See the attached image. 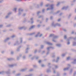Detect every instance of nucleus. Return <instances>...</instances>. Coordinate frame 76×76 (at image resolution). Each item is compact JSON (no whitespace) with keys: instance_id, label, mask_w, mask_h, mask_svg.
I'll list each match as a JSON object with an SVG mask.
<instances>
[{"instance_id":"4468645a","label":"nucleus","mask_w":76,"mask_h":76,"mask_svg":"<svg viewBox=\"0 0 76 76\" xmlns=\"http://www.w3.org/2000/svg\"><path fill=\"white\" fill-rule=\"evenodd\" d=\"M48 48V49H49V48Z\"/></svg>"},{"instance_id":"bb28decb","label":"nucleus","mask_w":76,"mask_h":76,"mask_svg":"<svg viewBox=\"0 0 76 76\" xmlns=\"http://www.w3.org/2000/svg\"><path fill=\"white\" fill-rule=\"evenodd\" d=\"M38 13H39V12H38Z\"/></svg>"},{"instance_id":"423d86ee","label":"nucleus","mask_w":76,"mask_h":76,"mask_svg":"<svg viewBox=\"0 0 76 76\" xmlns=\"http://www.w3.org/2000/svg\"><path fill=\"white\" fill-rule=\"evenodd\" d=\"M14 10L15 12H16V8H15Z\"/></svg>"},{"instance_id":"b1692460","label":"nucleus","mask_w":76,"mask_h":76,"mask_svg":"<svg viewBox=\"0 0 76 76\" xmlns=\"http://www.w3.org/2000/svg\"><path fill=\"white\" fill-rule=\"evenodd\" d=\"M32 19H33L32 18L31 19V20H32Z\"/></svg>"},{"instance_id":"dca6fc26","label":"nucleus","mask_w":76,"mask_h":76,"mask_svg":"<svg viewBox=\"0 0 76 76\" xmlns=\"http://www.w3.org/2000/svg\"><path fill=\"white\" fill-rule=\"evenodd\" d=\"M47 10H49V8H48Z\"/></svg>"},{"instance_id":"f257e3e1","label":"nucleus","mask_w":76,"mask_h":76,"mask_svg":"<svg viewBox=\"0 0 76 76\" xmlns=\"http://www.w3.org/2000/svg\"><path fill=\"white\" fill-rule=\"evenodd\" d=\"M34 27H35V26H31V28H34Z\"/></svg>"},{"instance_id":"9b49d317","label":"nucleus","mask_w":76,"mask_h":76,"mask_svg":"<svg viewBox=\"0 0 76 76\" xmlns=\"http://www.w3.org/2000/svg\"><path fill=\"white\" fill-rule=\"evenodd\" d=\"M42 34H41L40 36V37H41V36H42Z\"/></svg>"},{"instance_id":"f8f14e48","label":"nucleus","mask_w":76,"mask_h":76,"mask_svg":"<svg viewBox=\"0 0 76 76\" xmlns=\"http://www.w3.org/2000/svg\"><path fill=\"white\" fill-rule=\"evenodd\" d=\"M36 37H38V35H37L36 36H35Z\"/></svg>"},{"instance_id":"9d476101","label":"nucleus","mask_w":76,"mask_h":76,"mask_svg":"<svg viewBox=\"0 0 76 76\" xmlns=\"http://www.w3.org/2000/svg\"><path fill=\"white\" fill-rule=\"evenodd\" d=\"M60 19H59L58 20V21H60Z\"/></svg>"},{"instance_id":"ddd939ff","label":"nucleus","mask_w":76,"mask_h":76,"mask_svg":"<svg viewBox=\"0 0 76 76\" xmlns=\"http://www.w3.org/2000/svg\"><path fill=\"white\" fill-rule=\"evenodd\" d=\"M70 44V42H68V44Z\"/></svg>"},{"instance_id":"5701e85b","label":"nucleus","mask_w":76,"mask_h":76,"mask_svg":"<svg viewBox=\"0 0 76 76\" xmlns=\"http://www.w3.org/2000/svg\"><path fill=\"white\" fill-rule=\"evenodd\" d=\"M9 39V38H7V39Z\"/></svg>"},{"instance_id":"1a4fd4ad","label":"nucleus","mask_w":76,"mask_h":76,"mask_svg":"<svg viewBox=\"0 0 76 76\" xmlns=\"http://www.w3.org/2000/svg\"><path fill=\"white\" fill-rule=\"evenodd\" d=\"M67 68H65L64 69V70H67Z\"/></svg>"},{"instance_id":"7ed1b4c3","label":"nucleus","mask_w":76,"mask_h":76,"mask_svg":"<svg viewBox=\"0 0 76 76\" xmlns=\"http://www.w3.org/2000/svg\"><path fill=\"white\" fill-rule=\"evenodd\" d=\"M67 60H69L70 59V57H68L67 58Z\"/></svg>"},{"instance_id":"39448f33","label":"nucleus","mask_w":76,"mask_h":76,"mask_svg":"<svg viewBox=\"0 0 76 76\" xmlns=\"http://www.w3.org/2000/svg\"><path fill=\"white\" fill-rule=\"evenodd\" d=\"M53 34H50V37H52V36H53Z\"/></svg>"},{"instance_id":"20e7f679","label":"nucleus","mask_w":76,"mask_h":76,"mask_svg":"<svg viewBox=\"0 0 76 76\" xmlns=\"http://www.w3.org/2000/svg\"><path fill=\"white\" fill-rule=\"evenodd\" d=\"M48 44H49V45H51V44L50 43V42L48 43Z\"/></svg>"},{"instance_id":"2eb2a0df","label":"nucleus","mask_w":76,"mask_h":76,"mask_svg":"<svg viewBox=\"0 0 76 76\" xmlns=\"http://www.w3.org/2000/svg\"><path fill=\"white\" fill-rule=\"evenodd\" d=\"M60 4L59 3H58V4H57V5H58V4Z\"/></svg>"},{"instance_id":"4be33fe9","label":"nucleus","mask_w":76,"mask_h":76,"mask_svg":"<svg viewBox=\"0 0 76 76\" xmlns=\"http://www.w3.org/2000/svg\"><path fill=\"white\" fill-rule=\"evenodd\" d=\"M32 34H34V33H33V34H31V35H32Z\"/></svg>"},{"instance_id":"a878e982","label":"nucleus","mask_w":76,"mask_h":76,"mask_svg":"<svg viewBox=\"0 0 76 76\" xmlns=\"http://www.w3.org/2000/svg\"><path fill=\"white\" fill-rule=\"evenodd\" d=\"M63 56H64V55H62Z\"/></svg>"},{"instance_id":"f03ea898","label":"nucleus","mask_w":76,"mask_h":76,"mask_svg":"<svg viewBox=\"0 0 76 76\" xmlns=\"http://www.w3.org/2000/svg\"><path fill=\"white\" fill-rule=\"evenodd\" d=\"M51 7H52V8H51V9H53V5H51Z\"/></svg>"},{"instance_id":"a211bd4d","label":"nucleus","mask_w":76,"mask_h":76,"mask_svg":"<svg viewBox=\"0 0 76 76\" xmlns=\"http://www.w3.org/2000/svg\"><path fill=\"white\" fill-rule=\"evenodd\" d=\"M7 17H8V16H7L6 17V18H7Z\"/></svg>"},{"instance_id":"393cba45","label":"nucleus","mask_w":76,"mask_h":76,"mask_svg":"<svg viewBox=\"0 0 76 76\" xmlns=\"http://www.w3.org/2000/svg\"><path fill=\"white\" fill-rule=\"evenodd\" d=\"M39 34V33H38V34Z\"/></svg>"},{"instance_id":"412c9836","label":"nucleus","mask_w":76,"mask_h":76,"mask_svg":"<svg viewBox=\"0 0 76 76\" xmlns=\"http://www.w3.org/2000/svg\"><path fill=\"white\" fill-rule=\"evenodd\" d=\"M44 10H43V12H44Z\"/></svg>"},{"instance_id":"0eeeda50","label":"nucleus","mask_w":76,"mask_h":76,"mask_svg":"<svg viewBox=\"0 0 76 76\" xmlns=\"http://www.w3.org/2000/svg\"><path fill=\"white\" fill-rule=\"evenodd\" d=\"M64 38H66V36H65L64 37Z\"/></svg>"},{"instance_id":"f3484780","label":"nucleus","mask_w":76,"mask_h":76,"mask_svg":"<svg viewBox=\"0 0 76 76\" xmlns=\"http://www.w3.org/2000/svg\"><path fill=\"white\" fill-rule=\"evenodd\" d=\"M15 37V36H12V37Z\"/></svg>"},{"instance_id":"6e6552de","label":"nucleus","mask_w":76,"mask_h":76,"mask_svg":"<svg viewBox=\"0 0 76 76\" xmlns=\"http://www.w3.org/2000/svg\"><path fill=\"white\" fill-rule=\"evenodd\" d=\"M39 63H41V61L39 60Z\"/></svg>"},{"instance_id":"aec40b11","label":"nucleus","mask_w":76,"mask_h":76,"mask_svg":"<svg viewBox=\"0 0 76 76\" xmlns=\"http://www.w3.org/2000/svg\"><path fill=\"white\" fill-rule=\"evenodd\" d=\"M48 6V5H46L47 7V6Z\"/></svg>"},{"instance_id":"6ab92c4d","label":"nucleus","mask_w":76,"mask_h":76,"mask_svg":"<svg viewBox=\"0 0 76 76\" xmlns=\"http://www.w3.org/2000/svg\"><path fill=\"white\" fill-rule=\"evenodd\" d=\"M74 32H72V34H73Z\"/></svg>"}]
</instances>
